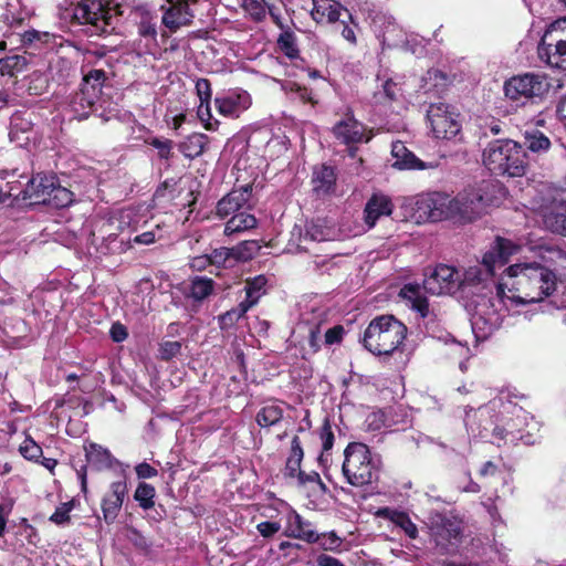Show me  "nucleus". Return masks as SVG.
I'll use <instances>...</instances> for the list:
<instances>
[{"label":"nucleus","instance_id":"obj_1","mask_svg":"<svg viewBox=\"0 0 566 566\" xmlns=\"http://www.w3.org/2000/svg\"><path fill=\"white\" fill-rule=\"evenodd\" d=\"M557 290L553 270L538 262H518L505 269L496 285V298L512 305L537 303Z\"/></svg>","mask_w":566,"mask_h":566},{"label":"nucleus","instance_id":"obj_2","mask_svg":"<svg viewBox=\"0 0 566 566\" xmlns=\"http://www.w3.org/2000/svg\"><path fill=\"white\" fill-rule=\"evenodd\" d=\"M407 327L392 315L374 318L364 333V346L375 355H390L402 344Z\"/></svg>","mask_w":566,"mask_h":566},{"label":"nucleus","instance_id":"obj_3","mask_svg":"<svg viewBox=\"0 0 566 566\" xmlns=\"http://www.w3.org/2000/svg\"><path fill=\"white\" fill-rule=\"evenodd\" d=\"M485 167L495 175L523 176L526 171L525 153L511 139L490 143L483 151Z\"/></svg>","mask_w":566,"mask_h":566},{"label":"nucleus","instance_id":"obj_4","mask_svg":"<svg viewBox=\"0 0 566 566\" xmlns=\"http://www.w3.org/2000/svg\"><path fill=\"white\" fill-rule=\"evenodd\" d=\"M520 251V245L511 240L497 238L492 248L483 255L481 265H473L460 272L461 290L473 286L492 276L496 268L509 262L511 255Z\"/></svg>","mask_w":566,"mask_h":566},{"label":"nucleus","instance_id":"obj_5","mask_svg":"<svg viewBox=\"0 0 566 566\" xmlns=\"http://www.w3.org/2000/svg\"><path fill=\"white\" fill-rule=\"evenodd\" d=\"M73 17L80 23L91 24L96 32L114 30V19L119 13V0H70Z\"/></svg>","mask_w":566,"mask_h":566},{"label":"nucleus","instance_id":"obj_6","mask_svg":"<svg viewBox=\"0 0 566 566\" xmlns=\"http://www.w3.org/2000/svg\"><path fill=\"white\" fill-rule=\"evenodd\" d=\"M537 51L541 61L566 72V18L557 19L549 24Z\"/></svg>","mask_w":566,"mask_h":566},{"label":"nucleus","instance_id":"obj_7","mask_svg":"<svg viewBox=\"0 0 566 566\" xmlns=\"http://www.w3.org/2000/svg\"><path fill=\"white\" fill-rule=\"evenodd\" d=\"M489 188L490 184L483 182L479 187L465 189L457 197L451 198V219L468 222L478 218L491 202L488 196Z\"/></svg>","mask_w":566,"mask_h":566},{"label":"nucleus","instance_id":"obj_8","mask_svg":"<svg viewBox=\"0 0 566 566\" xmlns=\"http://www.w3.org/2000/svg\"><path fill=\"white\" fill-rule=\"evenodd\" d=\"M551 86L549 77L545 73L528 72L509 78L503 88L506 98L518 102L543 98Z\"/></svg>","mask_w":566,"mask_h":566},{"label":"nucleus","instance_id":"obj_9","mask_svg":"<svg viewBox=\"0 0 566 566\" xmlns=\"http://www.w3.org/2000/svg\"><path fill=\"white\" fill-rule=\"evenodd\" d=\"M451 197L442 192L422 193L415 198L413 218L417 222L451 219Z\"/></svg>","mask_w":566,"mask_h":566},{"label":"nucleus","instance_id":"obj_10","mask_svg":"<svg viewBox=\"0 0 566 566\" xmlns=\"http://www.w3.org/2000/svg\"><path fill=\"white\" fill-rule=\"evenodd\" d=\"M430 535L441 554H453L462 537L460 522L437 514L430 523Z\"/></svg>","mask_w":566,"mask_h":566},{"label":"nucleus","instance_id":"obj_11","mask_svg":"<svg viewBox=\"0 0 566 566\" xmlns=\"http://www.w3.org/2000/svg\"><path fill=\"white\" fill-rule=\"evenodd\" d=\"M427 118L437 138L451 139L460 133L459 114L448 104H431L427 111Z\"/></svg>","mask_w":566,"mask_h":566},{"label":"nucleus","instance_id":"obj_12","mask_svg":"<svg viewBox=\"0 0 566 566\" xmlns=\"http://www.w3.org/2000/svg\"><path fill=\"white\" fill-rule=\"evenodd\" d=\"M196 2L197 0H165L159 8L163 27L170 33L191 27L196 17L191 3Z\"/></svg>","mask_w":566,"mask_h":566},{"label":"nucleus","instance_id":"obj_13","mask_svg":"<svg viewBox=\"0 0 566 566\" xmlns=\"http://www.w3.org/2000/svg\"><path fill=\"white\" fill-rule=\"evenodd\" d=\"M423 289L433 295L454 294L461 290L460 272L453 266L439 264L424 279Z\"/></svg>","mask_w":566,"mask_h":566},{"label":"nucleus","instance_id":"obj_14","mask_svg":"<svg viewBox=\"0 0 566 566\" xmlns=\"http://www.w3.org/2000/svg\"><path fill=\"white\" fill-rule=\"evenodd\" d=\"M334 137L346 146L359 143H368L371 139V133L366 126L358 122L352 113H347L332 128Z\"/></svg>","mask_w":566,"mask_h":566},{"label":"nucleus","instance_id":"obj_15","mask_svg":"<svg viewBox=\"0 0 566 566\" xmlns=\"http://www.w3.org/2000/svg\"><path fill=\"white\" fill-rule=\"evenodd\" d=\"M127 484L125 481L113 482L109 490L104 494L101 507L103 512V520L107 525L115 523L118 517L119 511L127 496Z\"/></svg>","mask_w":566,"mask_h":566},{"label":"nucleus","instance_id":"obj_16","mask_svg":"<svg viewBox=\"0 0 566 566\" xmlns=\"http://www.w3.org/2000/svg\"><path fill=\"white\" fill-rule=\"evenodd\" d=\"M285 537L304 541L314 544L318 539V533L312 528V523L306 521L295 510L291 509L285 514V526L283 530Z\"/></svg>","mask_w":566,"mask_h":566},{"label":"nucleus","instance_id":"obj_17","mask_svg":"<svg viewBox=\"0 0 566 566\" xmlns=\"http://www.w3.org/2000/svg\"><path fill=\"white\" fill-rule=\"evenodd\" d=\"M219 113L228 117H239L251 105V97L245 91L229 92L214 99Z\"/></svg>","mask_w":566,"mask_h":566},{"label":"nucleus","instance_id":"obj_18","mask_svg":"<svg viewBox=\"0 0 566 566\" xmlns=\"http://www.w3.org/2000/svg\"><path fill=\"white\" fill-rule=\"evenodd\" d=\"M55 184L56 178L54 176L38 174L28 182L23 191V198L29 199L33 205H45Z\"/></svg>","mask_w":566,"mask_h":566},{"label":"nucleus","instance_id":"obj_19","mask_svg":"<svg viewBox=\"0 0 566 566\" xmlns=\"http://www.w3.org/2000/svg\"><path fill=\"white\" fill-rule=\"evenodd\" d=\"M251 196V187L242 186L232 190L217 205V214L220 218H227L239 213L240 210L248 203Z\"/></svg>","mask_w":566,"mask_h":566},{"label":"nucleus","instance_id":"obj_20","mask_svg":"<svg viewBox=\"0 0 566 566\" xmlns=\"http://www.w3.org/2000/svg\"><path fill=\"white\" fill-rule=\"evenodd\" d=\"M496 406V401H492L490 406L481 407L478 410H473L470 408L465 410L464 423L467 430L472 436L476 437H485L483 432H488L493 426V421L491 419H483L485 416L490 413V410Z\"/></svg>","mask_w":566,"mask_h":566},{"label":"nucleus","instance_id":"obj_21","mask_svg":"<svg viewBox=\"0 0 566 566\" xmlns=\"http://www.w3.org/2000/svg\"><path fill=\"white\" fill-rule=\"evenodd\" d=\"M373 462H342L346 481L353 486H363L373 481Z\"/></svg>","mask_w":566,"mask_h":566},{"label":"nucleus","instance_id":"obj_22","mask_svg":"<svg viewBox=\"0 0 566 566\" xmlns=\"http://www.w3.org/2000/svg\"><path fill=\"white\" fill-rule=\"evenodd\" d=\"M392 212V203L385 195H374L366 203L364 213L368 228H373L376 221L382 216Z\"/></svg>","mask_w":566,"mask_h":566},{"label":"nucleus","instance_id":"obj_23","mask_svg":"<svg viewBox=\"0 0 566 566\" xmlns=\"http://www.w3.org/2000/svg\"><path fill=\"white\" fill-rule=\"evenodd\" d=\"M98 98L97 87L82 86L72 101L71 107L78 119L86 118L91 108Z\"/></svg>","mask_w":566,"mask_h":566},{"label":"nucleus","instance_id":"obj_24","mask_svg":"<svg viewBox=\"0 0 566 566\" xmlns=\"http://www.w3.org/2000/svg\"><path fill=\"white\" fill-rule=\"evenodd\" d=\"M343 11V7L335 0H313L312 18L317 23H334Z\"/></svg>","mask_w":566,"mask_h":566},{"label":"nucleus","instance_id":"obj_25","mask_svg":"<svg viewBox=\"0 0 566 566\" xmlns=\"http://www.w3.org/2000/svg\"><path fill=\"white\" fill-rule=\"evenodd\" d=\"M526 420H527V413L524 410H522L521 408H518V409L515 408L514 418L505 423V428H499L497 426L492 428L494 438L497 440H502L505 437H510V440L514 441L516 439V433H520L518 438L521 440L525 439V442L528 443L530 440L526 439V437L522 434V428H521L522 423H525L526 426H528Z\"/></svg>","mask_w":566,"mask_h":566},{"label":"nucleus","instance_id":"obj_26","mask_svg":"<svg viewBox=\"0 0 566 566\" xmlns=\"http://www.w3.org/2000/svg\"><path fill=\"white\" fill-rule=\"evenodd\" d=\"M399 296L407 305L417 311L421 317H426L428 315L429 304L419 285L411 283L403 285L399 292Z\"/></svg>","mask_w":566,"mask_h":566},{"label":"nucleus","instance_id":"obj_27","mask_svg":"<svg viewBox=\"0 0 566 566\" xmlns=\"http://www.w3.org/2000/svg\"><path fill=\"white\" fill-rule=\"evenodd\" d=\"M391 155L395 158L392 164L398 169H421L422 163L407 149L402 142H395L391 146Z\"/></svg>","mask_w":566,"mask_h":566},{"label":"nucleus","instance_id":"obj_28","mask_svg":"<svg viewBox=\"0 0 566 566\" xmlns=\"http://www.w3.org/2000/svg\"><path fill=\"white\" fill-rule=\"evenodd\" d=\"M378 515L391 521L396 526L403 530L406 535L412 539L418 536L417 525L411 521L410 516L402 511L391 510L389 507L380 509Z\"/></svg>","mask_w":566,"mask_h":566},{"label":"nucleus","instance_id":"obj_29","mask_svg":"<svg viewBox=\"0 0 566 566\" xmlns=\"http://www.w3.org/2000/svg\"><path fill=\"white\" fill-rule=\"evenodd\" d=\"M256 227V219L253 214L239 212L232 216L224 227V234L232 235Z\"/></svg>","mask_w":566,"mask_h":566},{"label":"nucleus","instance_id":"obj_30","mask_svg":"<svg viewBox=\"0 0 566 566\" xmlns=\"http://www.w3.org/2000/svg\"><path fill=\"white\" fill-rule=\"evenodd\" d=\"M208 144V136L200 133L189 135L179 146L187 158H196L203 154Z\"/></svg>","mask_w":566,"mask_h":566},{"label":"nucleus","instance_id":"obj_31","mask_svg":"<svg viewBox=\"0 0 566 566\" xmlns=\"http://www.w3.org/2000/svg\"><path fill=\"white\" fill-rule=\"evenodd\" d=\"M334 230L327 227L324 221L316 220L306 226L302 240L316 242L328 241L334 239Z\"/></svg>","mask_w":566,"mask_h":566},{"label":"nucleus","instance_id":"obj_32","mask_svg":"<svg viewBox=\"0 0 566 566\" xmlns=\"http://www.w3.org/2000/svg\"><path fill=\"white\" fill-rule=\"evenodd\" d=\"M336 180L334 169L328 166L316 168L313 174L314 190L318 193H327Z\"/></svg>","mask_w":566,"mask_h":566},{"label":"nucleus","instance_id":"obj_33","mask_svg":"<svg viewBox=\"0 0 566 566\" xmlns=\"http://www.w3.org/2000/svg\"><path fill=\"white\" fill-rule=\"evenodd\" d=\"M266 282L268 280L264 275H258L253 279L247 280L244 287L247 296L242 302L251 303V307H253L264 293Z\"/></svg>","mask_w":566,"mask_h":566},{"label":"nucleus","instance_id":"obj_34","mask_svg":"<svg viewBox=\"0 0 566 566\" xmlns=\"http://www.w3.org/2000/svg\"><path fill=\"white\" fill-rule=\"evenodd\" d=\"M283 418V410L277 405L264 406L256 413V422L260 427L268 428L276 424Z\"/></svg>","mask_w":566,"mask_h":566},{"label":"nucleus","instance_id":"obj_35","mask_svg":"<svg viewBox=\"0 0 566 566\" xmlns=\"http://www.w3.org/2000/svg\"><path fill=\"white\" fill-rule=\"evenodd\" d=\"M155 496H156V490L155 488L146 482H139L135 493L134 499L139 503V506L144 510H150L155 505Z\"/></svg>","mask_w":566,"mask_h":566},{"label":"nucleus","instance_id":"obj_36","mask_svg":"<svg viewBox=\"0 0 566 566\" xmlns=\"http://www.w3.org/2000/svg\"><path fill=\"white\" fill-rule=\"evenodd\" d=\"M52 190L53 191L50 197L46 199V206L55 209H62L69 207L73 202V192L69 189L55 184Z\"/></svg>","mask_w":566,"mask_h":566},{"label":"nucleus","instance_id":"obj_37","mask_svg":"<svg viewBox=\"0 0 566 566\" xmlns=\"http://www.w3.org/2000/svg\"><path fill=\"white\" fill-rule=\"evenodd\" d=\"M28 64L24 55H11L4 59H0V74L13 76L17 73L22 72Z\"/></svg>","mask_w":566,"mask_h":566},{"label":"nucleus","instance_id":"obj_38","mask_svg":"<svg viewBox=\"0 0 566 566\" xmlns=\"http://www.w3.org/2000/svg\"><path fill=\"white\" fill-rule=\"evenodd\" d=\"M525 145L533 153L547 151L551 147L549 139L538 130L525 132Z\"/></svg>","mask_w":566,"mask_h":566},{"label":"nucleus","instance_id":"obj_39","mask_svg":"<svg viewBox=\"0 0 566 566\" xmlns=\"http://www.w3.org/2000/svg\"><path fill=\"white\" fill-rule=\"evenodd\" d=\"M213 291V281L207 277H196L191 282L190 296L196 301H202Z\"/></svg>","mask_w":566,"mask_h":566},{"label":"nucleus","instance_id":"obj_40","mask_svg":"<svg viewBox=\"0 0 566 566\" xmlns=\"http://www.w3.org/2000/svg\"><path fill=\"white\" fill-rule=\"evenodd\" d=\"M251 308V303L240 302L239 305L219 317V324L222 329L231 327Z\"/></svg>","mask_w":566,"mask_h":566},{"label":"nucleus","instance_id":"obj_41","mask_svg":"<svg viewBox=\"0 0 566 566\" xmlns=\"http://www.w3.org/2000/svg\"><path fill=\"white\" fill-rule=\"evenodd\" d=\"M231 249L233 252V262L248 261L253 258L255 252L260 249V245L256 241H244Z\"/></svg>","mask_w":566,"mask_h":566},{"label":"nucleus","instance_id":"obj_42","mask_svg":"<svg viewBox=\"0 0 566 566\" xmlns=\"http://www.w3.org/2000/svg\"><path fill=\"white\" fill-rule=\"evenodd\" d=\"M544 223L552 232L563 235L566 229V212L549 211L544 214Z\"/></svg>","mask_w":566,"mask_h":566},{"label":"nucleus","instance_id":"obj_43","mask_svg":"<svg viewBox=\"0 0 566 566\" xmlns=\"http://www.w3.org/2000/svg\"><path fill=\"white\" fill-rule=\"evenodd\" d=\"M316 543L323 551L339 553L342 551L343 539L336 534V532L331 531L328 533L318 534Z\"/></svg>","mask_w":566,"mask_h":566},{"label":"nucleus","instance_id":"obj_44","mask_svg":"<svg viewBox=\"0 0 566 566\" xmlns=\"http://www.w3.org/2000/svg\"><path fill=\"white\" fill-rule=\"evenodd\" d=\"M319 440L322 442V453L317 460H322L325 452L329 451L334 444V432L332 430L331 422L327 418L324 419L322 427L319 428Z\"/></svg>","mask_w":566,"mask_h":566},{"label":"nucleus","instance_id":"obj_45","mask_svg":"<svg viewBox=\"0 0 566 566\" xmlns=\"http://www.w3.org/2000/svg\"><path fill=\"white\" fill-rule=\"evenodd\" d=\"M242 9L254 21H263L266 17V9L259 0H242Z\"/></svg>","mask_w":566,"mask_h":566},{"label":"nucleus","instance_id":"obj_46","mask_svg":"<svg viewBox=\"0 0 566 566\" xmlns=\"http://www.w3.org/2000/svg\"><path fill=\"white\" fill-rule=\"evenodd\" d=\"M74 509V501H67L61 503L54 511V513L49 517V521L56 525H64L71 521V511Z\"/></svg>","mask_w":566,"mask_h":566},{"label":"nucleus","instance_id":"obj_47","mask_svg":"<svg viewBox=\"0 0 566 566\" xmlns=\"http://www.w3.org/2000/svg\"><path fill=\"white\" fill-rule=\"evenodd\" d=\"M281 51L290 59L296 57L298 50L296 46L295 35L292 32H283L277 39Z\"/></svg>","mask_w":566,"mask_h":566},{"label":"nucleus","instance_id":"obj_48","mask_svg":"<svg viewBox=\"0 0 566 566\" xmlns=\"http://www.w3.org/2000/svg\"><path fill=\"white\" fill-rule=\"evenodd\" d=\"M210 262L217 266H231L233 261V252L231 248H220L209 255Z\"/></svg>","mask_w":566,"mask_h":566},{"label":"nucleus","instance_id":"obj_49","mask_svg":"<svg viewBox=\"0 0 566 566\" xmlns=\"http://www.w3.org/2000/svg\"><path fill=\"white\" fill-rule=\"evenodd\" d=\"M19 450L25 460H36L42 455L41 447L31 438H27Z\"/></svg>","mask_w":566,"mask_h":566},{"label":"nucleus","instance_id":"obj_50","mask_svg":"<svg viewBox=\"0 0 566 566\" xmlns=\"http://www.w3.org/2000/svg\"><path fill=\"white\" fill-rule=\"evenodd\" d=\"M346 460L349 458H357L358 460H368L370 458V451L368 447L360 442H353L347 446L344 451Z\"/></svg>","mask_w":566,"mask_h":566},{"label":"nucleus","instance_id":"obj_51","mask_svg":"<svg viewBox=\"0 0 566 566\" xmlns=\"http://www.w3.org/2000/svg\"><path fill=\"white\" fill-rule=\"evenodd\" d=\"M386 417L380 410L370 412L365 420V428L368 431H378L385 427Z\"/></svg>","mask_w":566,"mask_h":566},{"label":"nucleus","instance_id":"obj_52","mask_svg":"<svg viewBox=\"0 0 566 566\" xmlns=\"http://www.w3.org/2000/svg\"><path fill=\"white\" fill-rule=\"evenodd\" d=\"M86 452V460H107L111 453L107 449L96 443H90L84 447Z\"/></svg>","mask_w":566,"mask_h":566},{"label":"nucleus","instance_id":"obj_53","mask_svg":"<svg viewBox=\"0 0 566 566\" xmlns=\"http://www.w3.org/2000/svg\"><path fill=\"white\" fill-rule=\"evenodd\" d=\"M105 80V72L102 70H92L85 76L82 86L88 85L90 87H97L98 94L101 93L102 84Z\"/></svg>","mask_w":566,"mask_h":566},{"label":"nucleus","instance_id":"obj_54","mask_svg":"<svg viewBox=\"0 0 566 566\" xmlns=\"http://www.w3.org/2000/svg\"><path fill=\"white\" fill-rule=\"evenodd\" d=\"M282 528L280 522L264 521L256 525L258 532L264 538H270Z\"/></svg>","mask_w":566,"mask_h":566},{"label":"nucleus","instance_id":"obj_55","mask_svg":"<svg viewBox=\"0 0 566 566\" xmlns=\"http://www.w3.org/2000/svg\"><path fill=\"white\" fill-rule=\"evenodd\" d=\"M199 119L205 124V127L209 130L214 129V124L211 123V108L210 102L200 103L197 109Z\"/></svg>","mask_w":566,"mask_h":566},{"label":"nucleus","instance_id":"obj_56","mask_svg":"<svg viewBox=\"0 0 566 566\" xmlns=\"http://www.w3.org/2000/svg\"><path fill=\"white\" fill-rule=\"evenodd\" d=\"M196 91L200 103L210 102L211 99V85L206 78H199L196 83Z\"/></svg>","mask_w":566,"mask_h":566},{"label":"nucleus","instance_id":"obj_57","mask_svg":"<svg viewBox=\"0 0 566 566\" xmlns=\"http://www.w3.org/2000/svg\"><path fill=\"white\" fill-rule=\"evenodd\" d=\"M138 33L144 38H151L155 40L157 36L156 24L150 19L145 18L138 25Z\"/></svg>","mask_w":566,"mask_h":566},{"label":"nucleus","instance_id":"obj_58","mask_svg":"<svg viewBox=\"0 0 566 566\" xmlns=\"http://www.w3.org/2000/svg\"><path fill=\"white\" fill-rule=\"evenodd\" d=\"M345 329L342 325H336L325 333V344L326 345H334L340 343L343 339Z\"/></svg>","mask_w":566,"mask_h":566},{"label":"nucleus","instance_id":"obj_59","mask_svg":"<svg viewBox=\"0 0 566 566\" xmlns=\"http://www.w3.org/2000/svg\"><path fill=\"white\" fill-rule=\"evenodd\" d=\"M181 350V344L179 342H166L161 345L160 355L164 359H170L178 355Z\"/></svg>","mask_w":566,"mask_h":566},{"label":"nucleus","instance_id":"obj_60","mask_svg":"<svg viewBox=\"0 0 566 566\" xmlns=\"http://www.w3.org/2000/svg\"><path fill=\"white\" fill-rule=\"evenodd\" d=\"M283 88L287 92H295L301 101L313 103V98L311 93L306 88H302L298 84L294 82H286L283 85Z\"/></svg>","mask_w":566,"mask_h":566},{"label":"nucleus","instance_id":"obj_61","mask_svg":"<svg viewBox=\"0 0 566 566\" xmlns=\"http://www.w3.org/2000/svg\"><path fill=\"white\" fill-rule=\"evenodd\" d=\"M308 345L313 353H317L321 348V328L318 325L308 328Z\"/></svg>","mask_w":566,"mask_h":566},{"label":"nucleus","instance_id":"obj_62","mask_svg":"<svg viewBox=\"0 0 566 566\" xmlns=\"http://www.w3.org/2000/svg\"><path fill=\"white\" fill-rule=\"evenodd\" d=\"M151 146L158 149V154L161 158H169L171 151V142L168 139L155 138L150 143Z\"/></svg>","mask_w":566,"mask_h":566},{"label":"nucleus","instance_id":"obj_63","mask_svg":"<svg viewBox=\"0 0 566 566\" xmlns=\"http://www.w3.org/2000/svg\"><path fill=\"white\" fill-rule=\"evenodd\" d=\"M135 471L139 479H149L157 475V470L147 462H138L135 467Z\"/></svg>","mask_w":566,"mask_h":566},{"label":"nucleus","instance_id":"obj_64","mask_svg":"<svg viewBox=\"0 0 566 566\" xmlns=\"http://www.w3.org/2000/svg\"><path fill=\"white\" fill-rule=\"evenodd\" d=\"M316 566H346L338 558L327 554H321L316 558Z\"/></svg>","mask_w":566,"mask_h":566}]
</instances>
